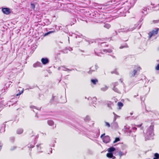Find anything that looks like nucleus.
Masks as SVG:
<instances>
[{
  "instance_id": "1",
  "label": "nucleus",
  "mask_w": 159,
  "mask_h": 159,
  "mask_svg": "<svg viewBox=\"0 0 159 159\" xmlns=\"http://www.w3.org/2000/svg\"><path fill=\"white\" fill-rule=\"evenodd\" d=\"M159 30V29L158 28H156L153 30L151 32H149L148 33L149 38H150L152 36H154L157 34L158 33Z\"/></svg>"
},
{
  "instance_id": "28",
  "label": "nucleus",
  "mask_w": 159,
  "mask_h": 159,
  "mask_svg": "<svg viewBox=\"0 0 159 159\" xmlns=\"http://www.w3.org/2000/svg\"><path fill=\"white\" fill-rule=\"evenodd\" d=\"M23 92V91H22L21 93H20L19 92L16 95V96H18L19 95H20Z\"/></svg>"
},
{
  "instance_id": "17",
  "label": "nucleus",
  "mask_w": 159,
  "mask_h": 159,
  "mask_svg": "<svg viewBox=\"0 0 159 159\" xmlns=\"http://www.w3.org/2000/svg\"><path fill=\"white\" fill-rule=\"evenodd\" d=\"M104 27L107 29H109L111 27V25L109 24H106Z\"/></svg>"
},
{
  "instance_id": "23",
  "label": "nucleus",
  "mask_w": 159,
  "mask_h": 159,
  "mask_svg": "<svg viewBox=\"0 0 159 159\" xmlns=\"http://www.w3.org/2000/svg\"><path fill=\"white\" fill-rule=\"evenodd\" d=\"M104 52H108L109 53H110L111 52H112V51L111 50H104Z\"/></svg>"
},
{
  "instance_id": "35",
  "label": "nucleus",
  "mask_w": 159,
  "mask_h": 159,
  "mask_svg": "<svg viewBox=\"0 0 159 159\" xmlns=\"http://www.w3.org/2000/svg\"><path fill=\"white\" fill-rule=\"evenodd\" d=\"M153 22L154 23H157L158 22V21H157V20H154V21H153Z\"/></svg>"
},
{
  "instance_id": "3",
  "label": "nucleus",
  "mask_w": 159,
  "mask_h": 159,
  "mask_svg": "<svg viewBox=\"0 0 159 159\" xmlns=\"http://www.w3.org/2000/svg\"><path fill=\"white\" fill-rule=\"evenodd\" d=\"M98 68V66L96 65L93 66L91 67L90 69V70L89 72V73H91L92 72L95 71Z\"/></svg>"
},
{
  "instance_id": "31",
  "label": "nucleus",
  "mask_w": 159,
  "mask_h": 159,
  "mask_svg": "<svg viewBox=\"0 0 159 159\" xmlns=\"http://www.w3.org/2000/svg\"><path fill=\"white\" fill-rule=\"evenodd\" d=\"M142 124H141L140 125H137V126L139 127H141L142 125Z\"/></svg>"
},
{
  "instance_id": "33",
  "label": "nucleus",
  "mask_w": 159,
  "mask_h": 159,
  "mask_svg": "<svg viewBox=\"0 0 159 159\" xmlns=\"http://www.w3.org/2000/svg\"><path fill=\"white\" fill-rule=\"evenodd\" d=\"M53 32H54V31H49V32H48V33L49 34H50V33H53Z\"/></svg>"
},
{
  "instance_id": "2",
  "label": "nucleus",
  "mask_w": 159,
  "mask_h": 159,
  "mask_svg": "<svg viewBox=\"0 0 159 159\" xmlns=\"http://www.w3.org/2000/svg\"><path fill=\"white\" fill-rule=\"evenodd\" d=\"M35 1V0H34L33 2H31L30 3V7L31 9H35V6L37 5L38 6H39L37 2Z\"/></svg>"
},
{
  "instance_id": "8",
  "label": "nucleus",
  "mask_w": 159,
  "mask_h": 159,
  "mask_svg": "<svg viewBox=\"0 0 159 159\" xmlns=\"http://www.w3.org/2000/svg\"><path fill=\"white\" fill-rule=\"evenodd\" d=\"M107 105L108 107L112 109V106L113 105V103L111 101H108L107 103Z\"/></svg>"
},
{
  "instance_id": "7",
  "label": "nucleus",
  "mask_w": 159,
  "mask_h": 159,
  "mask_svg": "<svg viewBox=\"0 0 159 159\" xmlns=\"http://www.w3.org/2000/svg\"><path fill=\"white\" fill-rule=\"evenodd\" d=\"M107 157L109 158H113V159H114L116 158L115 157H113V154L112 153H108L106 155Z\"/></svg>"
},
{
  "instance_id": "37",
  "label": "nucleus",
  "mask_w": 159,
  "mask_h": 159,
  "mask_svg": "<svg viewBox=\"0 0 159 159\" xmlns=\"http://www.w3.org/2000/svg\"><path fill=\"white\" fill-rule=\"evenodd\" d=\"M130 114L131 115H132L133 114V113H131Z\"/></svg>"
},
{
  "instance_id": "25",
  "label": "nucleus",
  "mask_w": 159,
  "mask_h": 159,
  "mask_svg": "<svg viewBox=\"0 0 159 159\" xmlns=\"http://www.w3.org/2000/svg\"><path fill=\"white\" fill-rule=\"evenodd\" d=\"M155 69L156 70H159V64H158L156 67Z\"/></svg>"
},
{
  "instance_id": "29",
  "label": "nucleus",
  "mask_w": 159,
  "mask_h": 159,
  "mask_svg": "<svg viewBox=\"0 0 159 159\" xmlns=\"http://www.w3.org/2000/svg\"><path fill=\"white\" fill-rule=\"evenodd\" d=\"M133 130L134 131H136L137 129V128L135 127H133Z\"/></svg>"
},
{
  "instance_id": "16",
  "label": "nucleus",
  "mask_w": 159,
  "mask_h": 159,
  "mask_svg": "<svg viewBox=\"0 0 159 159\" xmlns=\"http://www.w3.org/2000/svg\"><path fill=\"white\" fill-rule=\"evenodd\" d=\"M3 12V13L6 15L9 14L11 13L10 11H2Z\"/></svg>"
},
{
  "instance_id": "19",
  "label": "nucleus",
  "mask_w": 159,
  "mask_h": 159,
  "mask_svg": "<svg viewBox=\"0 0 159 159\" xmlns=\"http://www.w3.org/2000/svg\"><path fill=\"white\" fill-rule=\"evenodd\" d=\"M35 135V134L33 131H31L29 133V136L30 137H32Z\"/></svg>"
},
{
  "instance_id": "6",
  "label": "nucleus",
  "mask_w": 159,
  "mask_h": 159,
  "mask_svg": "<svg viewBox=\"0 0 159 159\" xmlns=\"http://www.w3.org/2000/svg\"><path fill=\"white\" fill-rule=\"evenodd\" d=\"M137 72V70H134L130 73V76L131 77H133L135 76Z\"/></svg>"
},
{
  "instance_id": "9",
  "label": "nucleus",
  "mask_w": 159,
  "mask_h": 159,
  "mask_svg": "<svg viewBox=\"0 0 159 159\" xmlns=\"http://www.w3.org/2000/svg\"><path fill=\"white\" fill-rule=\"evenodd\" d=\"M128 47L129 46L128 44L126 43H125L124 45L120 46L119 47V48L121 49L124 48H128Z\"/></svg>"
},
{
  "instance_id": "22",
  "label": "nucleus",
  "mask_w": 159,
  "mask_h": 159,
  "mask_svg": "<svg viewBox=\"0 0 159 159\" xmlns=\"http://www.w3.org/2000/svg\"><path fill=\"white\" fill-rule=\"evenodd\" d=\"M119 155L120 157H121L123 155V154L122 152H120L119 153Z\"/></svg>"
},
{
  "instance_id": "18",
  "label": "nucleus",
  "mask_w": 159,
  "mask_h": 159,
  "mask_svg": "<svg viewBox=\"0 0 159 159\" xmlns=\"http://www.w3.org/2000/svg\"><path fill=\"white\" fill-rule=\"evenodd\" d=\"M97 99L95 97H93L92 99V102L93 103H95L97 101Z\"/></svg>"
},
{
  "instance_id": "11",
  "label": "nucleus",
  "mask_w": 159,
  "mask_h": 159,
  "mask_svg": "<svg viewBox=\"0 0 159 159\" xmlns=\"http://www.w3.org/2000/svg\"><path fill=\"white\" fill-rule=\"evenodd\" d=\"M48 124L50 126H52L54 124V122L51 120H48L47 121Z\"/></svg>"
},
{
  "instance_id": "5",
  "label": "nucleus",
  "mask_w": 159,
  "mask_h": 159,
  "mask_svg": "<svg viewBox=\"0 0 159 159\" xmlns=\"http://www.w3.org/2000/svg\"><path fill=\"white\" fill-rule=\"evenodd\" d=\"M41 61L43 64L45 65L48 63L49 62V60L47 58H42L41 59Z\"/></svg>"
},
{
  "instance_id": "13",
  "label": "nucleus",
  "mask_w": 159,
  "mask_h": 159,
  "mask_svg": "<svg viewBox=\"0 0 159 159\" xmlns=\"http://www.w3.org/2000/svg\"><path fill=\"white\" fill-rule=\"evenodd\" d=\"M117 105L120 109L123 106V103L120 102H118Z\"/></svg>"
},
{
  "instance_id": "30",
  "label": "nucleus",
  "mask_w": 159,
  "mask_h": 159,
  "mask_svg": "<svg viewBox=\"0 0 159 159\" xmlns=\"http://www.w3.org/2000/svg\"><path fill=\"white\" fill-rule=\"evenodd\" d=\"M105 135V134L104 133L103 134H102L101 135L100 137L101 138H102V137Z\"/></svg>"
},
{
  "instance_id": "4",
  "label": "nucleus",
  "mask_w": 159,
  "mask_h": 159,
  "mask_svg": "<svg viewBox=\"0 0 159 159\" xmlns=\"http://www.w3.org/2000/svg\"><path fill=\"white\" fill-rule=\"evenodd\" d=\"M102 139L103 142L105 143H109L110 140V137L108 136H105Z\"/></svg>"
},
{
  "instance_id": "38",
  "label": "nucleus",
  "mask_w": 159,
  "mask_h": 159,
  "mask_svg": "<svg viewBox=\"0 0 159 159\" xmlns=\"http://www.w3.org/2000/svg\"><path fill=\"white\" fill-rule=\"evenodd\" d=\"M117 84V83H115V85H116V84Z\"/></svg>"
},
{
  "instance_id": "14",
  "label": "nucleus",
  "mask_w": 159,
  "mask_h": 159,
  "mask_svg": "<svg viewBox=\"0 0 159 159\" xmlns=\"http://www.w3.org/2000/svg\"><path fill=\"white\" fill-rule=\"evenodd\" d=\"M41 65V63L40 62H37L35 64H34L33 65V66L34 67H36L38 66H39Z\"/></svg>"
},
{
  "instance_id": "26",
  "label": "nucleus",
  "mask_w": 159,
  "mask_h": 159,
  "mask_svg": "<svg viewBox=\"0 0 159 159\" xmlns=\"http://www.w3.org/2000/svg\"><path fill=\"white\" fill-rule=\"evenodd\" d=\"M2 10H10L8 8H6V7H2Z\"/></svg>"
},
{
  "instance_id": "15",
  "label": "nucleus",
  "mask_w": 159,
  "mask_h": 159,
  "mask_svg": "<svg viewBox=\"0 0 159 159\" xmlns=\"http://www.w3.org/2000/svg\"><path fill=\"white\" fill-rule=\"evenodd\" d=\"M154 157L153 159H158L159 158V154L157 153H156L154 154Z\"/></svg>"
},
{
  "instance_id": "32",
  "label": "nucleus",
  "mask_w": 159,
  "mask_h": 159,
  "mask_svg": "<svg viewBox=\"0 0 159 159\" xmlns=\"http://www.w3.org/2000/svg\"><path fill=\"white\" fill-rule=\"evenodd\" d=\"M48 34H49L48 33V32H47V33H45L44 36H46L48 35Z\"/></svg>"
},
{
  "instance_id": "21",
  "label": "nucleus",
  "mask_w": 159,
  "mask_h": 159,
  "mask_svg": "<svg viewBox=\"0 0 159 159\" xmlns=\"http://www.w3.org/2000/svg\"><path fill=\"white\" fill-rule=\"evenodd\" d=\"M120 139L118 137H116L115 138V140L113 141V143H116L117 142L120 141Z\"/></svg>"
},
{
  "instance_id": "34",
  "label": "nucleus",
  "mask_w": 159,
  "mask_h": 159,
  "mask_svg": "<svg viewBox=\"0 0 159 159\" xmlns=\"http://www.w3.org/2000/svg\"><path fill=\"white\" fill-rule=\"evenodd\" d=\"M141 69L140 67H137V70H139L140 69Z\"/></svg>"
},
{
  "instance_id": "20",
  "label": "nucleus",
  "mask_w": 159,
  "mask_h": 159,
  "mask_svg": "<svg viewBox=\"0 0 159 159\" xmlns=\"http://www.w3.org/2000/svg\"><path fill=\"white\" fill-rule=\"evenodd\" d=\"M23 130L22 129H19L17 131V133L18 134H21L23 133Z\"/></svg>"
},
{
  "instance_id": "10",
  "label": "nucleus",
  "mask_w": 159,
  "mask_h": 159,
  "mask_svg": "<svg viewBox=\"0 0 159 159\" xmlns=\"http://www.w3.org/2000/svg\"><path fill=\"white\" fill-rule=\"evenodd\" d=\"M115 150V148L113 147H111L108 148V151L110 153H111V152L114 151Z\"/></svg>"
},
{
  "instance_id": "12",
  "label": "nucleus",
  "mask_w": 159,
  "mask_h": 159,
  "mask_svg": "<svg viewBox=\"0 0 159 159\" xmlns=\"http://www.w3.org/2000/svg\"><path fill=\"white\" fill-rule=\"evenodd\" d=\"M91 82L94 85H95L98 82L97 79H92L91 80Z\"/></svg>"
},
{
  "instance_id": "24",
  "label": "nucleus",
  "mask_w": 159,
  "mask_h": 159,
  "mask_svg": "<svg viewBox=\"0 0 159 159\" xmlns=\"http://www.w3.org/2000/svg\"><path fill=\"white\" fill-rule=\"evenodd\" d=\"M113 90L116 92H118L119 91L115 87H114Z\"/></svg>"
},
{
  "instance_id": "27",
  "label": "nucleus",
  "mask_w": 159,
  "mask_h": 159,
  "mask_svg": "<svg viewBox=\"0 0 159 159\" xmlns=\"http://www.w3.org/2000/svg\"><path fill=\"white\" fill-rule=\"evenodd\" d=\"M106 125L108 127H109L110 126V124L107 122H105Z\"/></svg>"
},
{
  "instance_id": "36",
  "label": "nucleus",
  "mask_w": 159,
  "mask_h": 159,
  "mask_svg": "<svg viewBox=\"0 0 159 159\" xmlns=\"http://www.w3.org/2000/svg\"><path fill=\"white\" fill-rule=\"evenodd\" d=\"M40 145H37V147H39Z\"/></svg>"
}]
</instances>
